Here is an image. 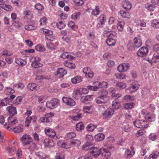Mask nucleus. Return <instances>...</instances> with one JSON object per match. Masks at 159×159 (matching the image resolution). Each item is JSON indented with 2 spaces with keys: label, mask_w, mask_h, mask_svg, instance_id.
I'll return each instance as SVG.
<instances>
[{
  "label": "nucleus",
  "mask_w": 159,
  "mask_h": 159,
  "mask_svg": "<svg viewBox=\"0 0 159 159\" xmlns=\"http://www.w3.org/2000/svg\"><path fill=\"white\" fill-rule=\"evenodd\" d=\"M46 105L47 107L50 109H54L60 105V101L57 98L52 99L50 101L47 102Z\"/></svg>",
  "instance_id": "nucleus-1"
},
{
  "label": "nucleus",
  "mask_w": 159,
  "mask_h": 159,
  "mask_svg": "<svg viewBox=\"0 0 159 159\" xmlns=\"http://www.w3.org/2000/svg\"><path fill=\"white\" fill-rule=\"evenodd\" d=\"M134 126L139 128H146L148 126L147 122L142 120H136L133 122Z\"/></svg>",
  "instance_id": "nucleus-2"
},
{
  "label": "nucleus",
  "mask_w": 159,
  "mask_h": 159,
  "mask_svg": "<svg viewBox=\"0 0 159 159\" xmlns=\"http://www.w3.org/2000/svg\"><path fill=\"white\" fill-rule=\"evenodd\" d=\"M54 115V114L53 112H50L47 113L45 115L44 117L40 118L39 121L40 122H52V117Z\"/></svg>",
  "instance_id": "nucleus-3"
},
{
  "label": "nucleus",
  "mask_w": 159,
  "mask_h": 159,
  "mask_svg": "<svg viewBox=\"0 0 159 159\" xmlns=\"http://www.w3.org/2000/svg\"><path fill=\"white\" fill-rule=\"evenodd\" d=\"M148 51V49L147 47H143L139 49L136 54L138 57H144L147 55Z\"/></svg>",
  "instance_id": "nucleus-4"
},
{
  "label": "nucleus",
  "mask_w": 159,
  "mask_h": 159,
  "mask_svg": "<svg viewBox=\"0 0 159 159\" xmlns=\"http://www.w3.org/2000/svg\"><path fill=\"white\" fill-rule=\"evenodd\" d=\"M20 140L24 145L30 144V143L32 141L31 137L29 135L27 134L24 135L20 138Z\"/></svg>",
  "instance_id": "nucleus-5"
},
{
  "label": "nucleus",
  "mask_w": 159,
  "mask_h": 159,
  "mask_svg": "<svg viewBox=\"0 0 159 159\" xmlns=\"http://www.w3.org/2000/svg\"><path fill=\"white\" fill-rule=\"evenodd\" d=\"M106 20V17L104 15H101L97 19V28H102V25L105 23Z\"/></svg>",
  "instance_id": "nucleus-6"
},
{
  "label": "nucleus",
  "mask_w": 159,
  "mask_h": 159,
  "mask_svg": "<svg viewBox=\"0 0 159 159\" xmlns=\"http://www.w3.org/2000/svg\"><path fill=\"white\" fill-rule=\"evenodd\" d=\"M62 100L64 103L68 106H73L76 104V102L75 101L70 98L63 97Z\"/></svg>",
  "instance_id": "nucleus-7"
},
{
  "label": "nucleus",
  "mask_w": 159,
  "mask_h": 159,
  "mask_svg": "<svg viewBox=\"0 0 159 159\" xmlns=\"http://www.w3.org/2000/svg\"><path fill=\"white\" fill-rule=\"evenodd\" d=\"M130 66V65L128 63H124L119 65L117 67V70L120 72L127 71Z\"/></svg>",
  "instance_id": "nucleus-8"
},
{
  "label": "nucleus",
  "mask_w": 159,
  "mask_h": 159,
  "mask_svg": "<svg viewBox=\"0 0 159 159\" xmlns=\"http://www.w3.org/2000/svg\"><path fill=\"white\" fill-rule=\"evenodd\" d=\"M40 31L43 32L45 34V37L46 39L49 40H51L53 33L52 31L44 28H41Z\"/></svg>",
  "instance_id": "nucleus-9"
},
{
  "label": "nucleus",
  "mask_w": 159,
  "mask_h": 159,
  "mask_svg": "<svg viewBox=\"0 0 159 159\" xmlns=\"http://www.w3.org/2000/svg\"><path fill=\"white\" fill-rule=\"evenodd\" d=\"M83 72L85 74L87 78H92L94 76V73L89 67H86L83 69Z\"/></svg>",
  "instance_id": "nucleus-10"
},
{
  "label": "nucleus",
  "mask_w": 159,
  "mask_h": 159,
  "mask_svg": "<svg viewBox=\"0 0 159 159\" xmlns=\"http://www.w3.org/2000/svg\"><path fill=\"white\" fill-rule=\"evenodd\" d=\"M94 110L95 109L93 106H84L82 109L83 112L87 114H92Z\"/></svg>",
  "instance_id": "nucleus-11"
},
{
  "label": "nucleus",
  "mask_w": 159,
  "mask_h": 159,
  "mask_svg": "<svg viewBox=\"0 0 159 159\" xmlns=\"http://www.w3.org/2000/svg\"><path fill=\"white\" fill-rule=\"evenodd\" d=\"M114 112V111L112 109L108 108L102 113V115L105 118H109L113 115Z\"/></svg>",
  "instance_id": "nucleus-12"
},
{
  "label": "nucleus",
  "mask_w": 159,
  "mask_h": 159,
  "mask_svg": "<svg viewBox=\"0 0 159 159\" xmlns=\"http://www.w3.org/2000/svg\"><path fill=\"white\" fill-rule=\"evenodd\" d=\"M44 131L46 134L51 138L55 137L56 134L54 130L49 127L46 128Z\"/></svg>",
  "instance_id": "nucleus-13"
},
{
  "label": "nucleus",
  "mask_w": 159,
  "mask_h": 159,
  "mask_svg": "<svg viewBox=\"0 0 159 159\" xmlns=\"http://www.w3.org/2000/svg\"><path fill=\"white\" fill-rule=\"evenodd\" d=\"M90 150L91 155L95 157H98L101 153V149L97 147H92Z\"/></svg>",
  "instance_id": "nucleus-14"
},
{
  "label": "nucleus",
  "mask_w": 159,
  "mask_h": 159,
  "mask_svg": "<svg viewBox=\"0 0 159 159\" xmlns=\"http://www.w3.org/2000/svg\"><path fill=\"white\" fill-rule=\"evenodd\" d=\"M93 96L92 95L83 96L81 98L80 101L83 103L88 104L93 100Z\"/></svg>",
  "instance_id": "nucleus-15"
},
{
  "label": "nucleus",
  "mask_w": 159,
  "mask_h": 159,
  "mask_svg": "<svg viewBox=\"0 0 159 159\" xmlns=\"http://www.w3.org/2000/svg\"><path fill=\"white\" fill-rule=\"evenodd\" d=\"M11 18L12 19V23L13 25L17 28H18L20 26L21 23L18 22L16 14L12 13L11 14Z\"/></svg>",
  "instance_id": "nucleus-16"
},
{
  "label": "nucleus",
  "mask_w": 159,
  "mask_h": 159,
  "mask_svg": "<svg viewBox=\"0 0 159 159\" xmlns=\"http://www.w3.org/2000/svg\"><path fill=\"white\" fill-rule=\"evenodd\" d=\"M37 119V117L35 115L27 116L25 120L26 126L27 127L29 126L31 123V121L34 122H35Z\"/></svg>",
  "instance_id": "nucleus-17"
},
{
  "label": "nucleus",
  "mask_w": 159,
  "mask_h": 159,
  "mask_svg": "<svg viewBox=\"0 0 159 159\" xmlns=\"http://www.w3.org/2000/svg\"><path fill=\"white\" fill-rule=\"evenodd\" d=\"M109 98H106L101 96H99L95 99V101L98 104L105 103H107Z\"/></svg>",
  "instance_id": "nucleus-18"
},
{
  "label": "nucleus",
  "mask_w": 159,
  "mask_h": 159,
  "mask_svg": "<svg viewBox=\"0 0 159 159\" xmlns=\"http://www.w3.org/2000/svg\"><path fill=\"white\" fill-rule=\"evenodd\" d=\"M6 109L10 116H14L17 113L16 108L13 106H8L6 108Z\"/></svg>",
  "instance_id": "nucleus-19"
},
{
  "label": "nucleus",
  "mask_w": 159,
  "mask_h": 159,
  "mask_svg": "<svg viewBox=\"0 0 159 159\" xmlns=\"http://www.w3.org/2000/svg\"><path fill=\"white\" fill-rule=\"evenodd\" d=\"M67 73L66 71L62 68H58L57 72V76L59 78H62Z\"/></svg>",
  "instance_id": "nucleus-20"
},
{
  "label": "nucleus",
  "mask_w": 159,
  "mask_h": 159,
  "mask_svg": "<svg viewBox=\"0 0 159 159\" xmlns=\"http://www.w3.org/2000/svg\"><path fill=\"white\" fill-rule=\"evenodd\" d=\"M27 88L32 91H35L39 89V86L35 84L30 83L27 85Z\"/></svg>",
  "instance_id": "nucleus-21"
},
{
  "label": "nucleus",
  "mask_w": 159,
  "mask_h": 159,
  "mask_svg": "<svg viewBox=\"0 0 159 159\" xmlns=\"http://www.w3.org/2000/svg\"><path fill=\"white\" fill-rule=\"evenodd\" d=\"M139 87V85L138 84H132L127 88V90H129L130 93H132L136 91Z\"/></svg>",
  "instance_id": "nucleus-22"
},
{
  "label": "nucleus",
  "mask_w": 159,
  "mask_h": 159,
  "mask_svg": "<svg viewBox=\"0 0 159 159\" xmlns=\"http://www.w3.org/2000/svg\"><path fill=\"white\" fill-rule=\"evenodd\" d=\"M44 145L46 147L51 148L54 146L53 141L49 139H46L44 141Z\"/></svg>",
  "instance_id": "nucleus-23"
},
{
  "label": "nucleus",
  "mask_w": 159,
  "mask_h": 159,
  "mask_svg": "<svg viewBox=\"0 0 159 159\" xmlns=\"http://www.w3.org/2000/svg\"><path fill=\"white\" fill-rule=\"evenodd\" d=\"M134 148V147H131L130 149L131 150H126L125 152V156L128 158L131 157L135 153V151L133 150Z\"/></svg>",
  "instance_id": "nucleus-24"
},
{
  "label": "nucleus",
  "mask_w": 159,
  "mask_h": 159,
  "mask_svg": "<svg viewBox=\"0 0 159 159\" xmlns=\"http://www.w3.org/2000/svg\"><path fill=\"white\" fill-rule=\"evenodd\" d=\"M145 119L149 121H153L155 120V116L154 114L148 113L144 116Z\"/></svg>",
  "instance_id": "nucleus-25"
},
{
  "label": "nucleus",
  "mask_w": 159,
  "mask_h": 159,
  "mask_svg": "<svg viewBox=\"0 0 159 159\" xmlns=\"http://www.w3.org/2000/svg\"><path fill=\"white\" fill-rule=\"evenodd\" d=\"M114 83L115 86L120 89H124L126 87V84L123 82H117L114 80Z\"/></svg>",
  "instance_id": "nucleus-26"
},
{
  "label": "nucleus",
  "mask_w": 159,
  "mask_h": 159,
  "mask_svg": "<svg viewBox=\"0 0 159 159\" xmlns=\"http://www.w3.org/2000/svg\"><path fill=\"white\" fill-rule=\"evenodd\" d=\"M89 11H91V13L94 16H97L99 14L100 9L98 6H96L94 9L89 8Z\"/></svg>",
  "instance_id": "nucleus-27"
},
{
  "label": "nucleus",
  "mask_w": 159,
  "mask_h": 159,
  "mask_svg": "<svg viewBox=\"0 0 159 159\" xmlns=\"http://www.w3.org/2000/svg\"><path fill=\"white\" fill-rule=\"evenodd\" d=\"M112 106L113 108L116 110L119 108L120 106V102L117 98H116L115 100L113 101Z\"/></svg>",
  "instance_id": "nucleus-28"
},
{
  "label": "nucleus",
  "mask_w": 159,
  "mask_h": 159,
  "mask_svg": "<svg viewBox=\"0 0 159 159\" xmlns=\"http://www.w3.org/2000/svg\"><path fill=\"white\" fill-rule=\"evenodd\" d=\"M82 80V78L80 76H76L71 79V81L73 84L79 83Z\"/></svg>",
  "instance_id": "nucleus-29"
},
{
  "label": "nucleus",
  "mask_w": 159,
  "mask_h": 159,
  "mask_svg": "<svg viewBox=\"0 0 159 159\" xmlns=\"http://www.w3.org/2000/svg\"><path fill=\"white\" fill-rule=\"evenodd\" d=\"M122 6L126 10L130 9L132 7L130 2L128 1H125L123 2Z\"/></svg>",
  "instance_id": "nucleus-30"
},
{
  "label": "nucleus",
  "mask_w": 159,
  "mask_h": 159,
  "mask_svg": "<svg viewBox=\"0 0 159 159\" xmlns=\"http://www.w3.org/2000/svg\"><path fill=\"white\" fill-rule=\"evenodd\" d=\"M15 61L16 63L21 66L25 65L27 63V62L25 60L20 58H16Z\"/></svg>",
  "instance_id": "nucleus-31"
},
{
  "label": "nucleus",
  "mask_w": 159,
  "mask_h": 159,
  "mask_svg": "<svg viewBox=\"0 0 159 159\" xmlns=\"http://www.w3.org/2000/svg\"><path fill=\"white\" fill-rule=\"evenodd\" d=\"M106 42L109 46H114L116 43L115 39L111 38H108L107 39Z\"/></svg>",
  "instance_id": "nucleus-32"
},
{
  "label": "nucleus",
  "mask_w": 159,
  "mask_h": 159,
  "mask_svg": "<svg viewBox=\"0 0 159 159\" xmlns=\"http://www.w3.org/2000/svg\"><path fill=\"white\" fill-rule=\"evenodd\" d=\"M94 84H95L96 85H97L99 88H107L108 87V84L105 82H102L101 83H98V82H94Z\"/></svg>",
  "instance_id": "nucleus-33"
},
{
  "label": "nucleus",
  "mask_w": 159,
  "mask_h": 159,
  "mask_svg": "<svg viewBox=\"0 0 159 159\" xmlns=\"http://www.w3.org/2000/svg\"><path fill=\"white\" fill-rule=\"evenodd\" d=\"M65 154L64 152H60L56 153V159H65Z\"/></svg>",
  "instance_id": "nucleus-34"
},
{
  "label": "nucleus",
  "mask_w": 159,
  "mask_h": 159,
  "mask_svg": "<svg viewBox=\"0 0 159 159\" xmlns=\"http://www.w3.org/2000/svg\"><path fill=\"white\" fill-rule=\"evenodd\" d=\"M134 47L138 48L140 47L142 44V41L139 39L135 38L134 39Z\"/></svg>",
  "instance_id": "nucleus-35"
},
{
  "label": "nucleus",
  "mask_w": 159,
  "mask_h": 159,
  "mask_svg": "<svg viewBox=\"0 0 159 159\" xmlns=\"http://www.w3.org/2000/svg\"><path fill=\"white\" fill-rule=\"evenodd\" d=\"M80 89H79L74 91L73 93V96L76 99H78L82 95Z\"/></svg>",
  "instance_id": "nucleus-36"
},
{
  "label": "nucleus",
  "mask_w": 159,
  "mask_h": 159,
  "mask_svg": "<svg viewBox=\"0 0 159 159\" xmlns=\"http://www.w3.org/2000/svg\"><path fill=\"white\" fill-rule=\"evenodd\" d=\"M98 93L100 96H101L106 98H109L108 96V91L106 90H101L99 91Z\"/></svg>",
  "instance_id": "nucleus-37"
},
{
  "label": "nucleus",
  "mask_w": 159,
  "mask_h": 159,
  "mask_svg": "<svg viewBox=\"0 0 159 159\" xmlns=\"http://www.w3.org/2000/svg\"><path fill=\"white\" fill-rule=\"evenodd\" d=\"M120 16L124 18H130L129 13L127 11L123 10H120L119 12Z\"/></svg>",
  "instance_id": "nucleus-38"
},
{
  "label": "nucleus",
  "mask_w": 159,
  "mask_h": 159,
  "mask_svg": "<svg viewBox=\"0 0 159 159\" xmlns=\"http://www.w3.org/2000/svg\"><path fill=\"white\" fill-rule=\"evenodd\" d=\"M84 125L83 122H79L76 125V129L78 131H81L84 129Z\"/></svg>",
  "instance_id": "nucleus-39"
},
{
  "label": "nucleus",
  "mask_w": 159,
  "mask_h": 159,
  "mask_svg": "<svg viewBox=\"0 0 159 159\" xmlns=\"http://www.w3.org/2000/svg\"><path fill=\"white\" fill-rule=\"evenodd\" d=\"M23 14L25 17L29 20L31 19L33 17L32 13L30 11H24Z\"/></svg>",
  "instance_id": "nucleus-40"
},
{
  "label": "nucleus",
  "mask_w": 159,
  "mask_h": 159,
  "mask_svg": "<svg viewBox=\"0 0 159 159\" xmlns=\"http://www.w3.org/2000/svg\"><path fill=\"white\" fill-rule=\"evenodd\" d=\"M159 156V152L157 151H154L149 155L148 159H156Z\"/></svg>",
  "instance_id": "nucleus-41"
},
{
  "label": "nucleus",
  "mask_w": 159,
  "mask_h": 159,
  "mask_svg": "<svg viewBox=\"0 0 159 159\" xmlns=\"http://www.w3.org/2000/svg\"><path fill=\"white\" fill-rule=\"evenodd\" d=\"M109 91L112 93V97L116 98H118L120 97L119 94L115 93L116 90L113 87H111L109 89Z\"/></svg>",
  "instance_id": "nucleus-42"
},
{
  "label": "nucleus",
  "mask_w": 159,
  "mask_h": 159,
  "mask_svg": "<svg viewBox=\"0 0 159 159\" xmlns=\"http://www.w3.org/2000/svg\"><path fill=\"white\" fill-rule=\"evenodd\" d=\"M64 64L66 66L72 69H74L75 67V65L74 64L67 61L64 62Z\"/></svg>",
  "instance_id": "nucleus-43"
},
{
  "label": "nucleus",
  "mask_w": 159,
  "mask_h": 159,
  "mask_svg": "<svg viewBox=\"0 0 159 159\" xmlns=\"http://www.w3.org/2000/svg\"><path fill=\"white\" fill-rule=\"evenodd\" d=\"M145 7L148 10L152 11H154L156 7L155 5L148 3H147L145 5Z\"/></svg>",
  "instance_id": "nucleus-44"
},
{
  "label": "nucleus",
  "mask_w": 159,
  "mask_h": 159,
  "mask_svg": "<svg viewBox=\"0 0 159 159\" xmlns=\"http://www.w3.org/2000/svg\"><path fill=\"white\" fill-rule=\"evenodd\" d=\"M71 145L74 147H78L81 144V142L78 139H73L70 142Z\"/></svg>",
  "instance_id": "nucleus-45"
},
{
  "label": "nucleus",
  "mask_w": 159,
  "mask_h": 159,
  "mask_svg": "<svg viewBox=\"0 0 159 159\" xmlns=\"http://www.w3.org/2000/svg\"><path fill=\"white\" fill-rule=\"evenodd\" d=\"M125 22L124 21H119L118 23L117 27L118 30L120 31H122L123 30Z\"/></svg>",
  "instance_id": "nucleus-46"
},
{
  "label": "nucleus",
  "mask_w": 159,
  "mask_h": 159,
  "mask_svg": "<svg viewBox=\"0 0 159 159\" xmlns=\"http://www.w3.org/2000/svg\"><path fill=\"white\" fill-rule=\"evenodd\" d=\"M76 134L75 132H71L68 133L65 136L66 139H70L74 138L76 136Z\"/></svg>",
  "instance_id": "nucleus-47"
},
{
  "label": "nucleus",
  "mask_w": 159,
  "mask_h": 159,
  "mask_svg": "<svg viewBox=\"0 0 159 159\" xmlns=\"http://www.w3.org/2000/svg\"><path fill=\"white\" fill-rule=\"evenodd\" d=\"M11 102L9 98H5L2 100L1 104L2 106H6L7 105L10 104Z\"/></svg>",
  "instance_id": "nucleus-48"
},
{
  "label": "nucleus",
  "mask_w": 159,
  "mask_h": 159,
  "mask_svg": "<svg viewBox=\"0 0 159 159\" xmlns=\"http://www.w3.org/2000/svg\"><path fill=\"white\" fill-rule=\"evenodd\" d=\"M95 139L98 141H101L104 139V135L102 133H99L95 136Z\"/></svg>",
  "instance_id": "nucleus-49"
},
{
  "label": "nucleus",
  "mask_w": 159,
  "mask_h": 159,
  "mask_svg": "<svg viewBox=\"0 0 159 159\" xmlns=\"http://www.w3.org/2000/svg\"><path fill=\"white\" fill-rule=\"evenodd\" d=\"M0 7L8 11H11L12 9V7L11 6L6 4H1L0 5Z\"/></svg>",
  "instance_id": "nucleus-50"
},
{
  "label": "nucleus",
  "mask_w": 159,
  "mask_h": 159,
  "mask_svg": "<svg viewBox=\"0 0 159 159\" xmlns=\"http://www.w3.org/2000/svg\"><path fill=\"white\" fill-rule=\"evenodd\" d=\"M134 104L133 102L126 103L124 104V108L126 110L129 109L134 106Z\"/></svg>",
  "instance_id": "nucleus-51"
},
{
  "label": "nucleus",
  "mask_w": 159,
  "mask_h": 159,
  "mask_svg": "<svg viewBox=\"0 0 159 159\" xmlns=\"http://www.w3.org/2000/svg\"><path fill=\"white\" fill-rule=\"evenodd\" d=\"M35 49L37 51L39 52H43L45 50L44 47L43 45L40 44L36 45Z\"/></svg>",
  "instance_id": "nucleus-52"
},
{
  "label": "nucleus",
  "mask_w": 159,
  "mask_h": 159,
  "mask_svg": "<svg viewBox=\"0 0 159 159\" xmlns=\"http://www.w3.org/2000/svg\"><path fill=\"white\" fill-rule=\"evenodd\" d=\"M151 25L153 27L158 28H159V21L157 19H154L152 21Z\"/></svg>",
  "instance_id": "nucleus-53"
},
{
  "label": "nucleus",
  "mask_w": 159,
  "mask_h": 159,
  "mask_svg": "<svg viewBox=\"0 0 159 159\" xmlns=\"http://www.w3.org/2000/svg\"><path fill=\"white\" fill-rule=\"evenodd\" d=\"M32 63L31 66L34 68H38L39 67H42V64L37 61H31Z\"/></svg>",
  "instance_id": "nucleus-54"
},
{
  "label": "nucleus",
  "mask_w": 159,
  "mask_h": 159,
  "mask_svg": "<svg viewBox=\"0 0 159 159\" xmlns=\"http://www.w3.org/2000/svg\"><path fill=\"white\" fill-rule=\"evenodd\" d=\"M90 143H87L84 144L82 147V148L83 150L85 151L90 150L92 148L90 145Z\"/></svg>",
  "instance_id": "nucleus-55"
},
{
  "label": "nucleus",
  "mask_w": 159,
  "mask_h": 159,
  "mask_svg": "<svg viewBox=\"0 0 159 159\" xmlns=\"http://www.w3.org/2000/svg\"><path fill=\"white\" fill-rule=\"evenodd\" d=\"M23 130L22 126L20 125L13 128V131L15 133H20Z\"/></svg>",
  "instance_id": "nucleus-56"
},
{
  "label": "nucleus",
  "mask_w": 159,
  "mask_h": 159,
  "mask_svg": "<svg viewBox=\"0 0 159 159\" xmlns=\"http://www.w3.org/2000/svg\"><path fill=\"white\" fill-rule=\"evenodd\" d=\"M97 127V126L93 125L92 124H89L86 127V129L88 131L92 132Z\"/></svg>",
  "instance_id": "nucleus-57"
},
{
  "label": "nucleus",
  "mask_w": 159,
  "mask_h": 159,
  "mask_svg": "<svg viewBox=\"0 0 159 159\" xmlns=\"http://www.w3.org/2000/svg\"><path fill=\"white\" fill-rule=\"evenodd\" d=\"M25 29L27 30H36L37 26L35 25H28L25 26Z\"/></svg>",
  "instance_id": "nucleus-58"
},
{
  "label": "nucleus",
  "mask_w": 159,
  "mask_h": 159,
  "mask_svg": "<svg viewBox=\"0 0 159 159\" xmlns=\"http://www.w3.org/2000/svg\"><path fill=\"white\" fill-rule=\"evenodd\" d=\"M2 54L5 57H8L12 55L13 53L7 50H5L2 52Z\"/></svg>",
  "instance_id": "nucleus-59"
},
{
  "label": "nucleus",
  "mask_w": 159,
  "mask_h": 159,
  "mask_svg": "<svg viewBox=\"0 0 159 159\" xmlns=\"http://www.w3.org/2000/svg\"><path fill=\"white\" fill-rule=\"evenodd\" d=\"M95 84L93 83V86L89 85L87 86V88L88 89L90 90H91L96 91H97L98 89V87L96 85V86H95Z\"/></svg>",
  "instance_id": "nucleus-60"
},
{
  "label": "nucleus",
  "mask_w": 159,
  "mask_h": 159,
  "mask_svg": "<svg viewBox=\"0 0 159 159\" xmlns=\"http://www.w3.org/2000/svg\"><path fill=\"white\" fill-rule=\"evenodd\" d=\"M124 99L126 101H133L134 99V96L126 95L124 97Z\"/></svg>",
  "instance_id": "nucleus-61"
},
{
  "label": "nucleus",
  "mask_w": 159,
  "mask_h": 159,
  "mask_svg": "<svg viewBox=\"0 0 159 159\" xmlns=\"http://www.w3.org/2000/svg\"><path fill=\"white\" fill-rule=\"evenodd\" d=\"M58 15L63 20L66 19L67 17V14L61 11H58Z\"/></svg>",
  "instance_id": "nucleus-62"
},
{
  "label": "nucleus",
  "mask_w": 159,
  "mask_h": 159,
  "mask_svg": "<svg viewBox=\"0 0 159 159\" xmlns=\"http://www.w3.org/2000/svg\"><path fill=\"white\" fill-rule=\"evenodd\" d=\"M57 26L59 29H62L65 27L66 25L65 23L62 21H60L57 23Z\"/></svg>",
  "instance_id": "nucleus-63"
},
{
  "label": "nucleus",
  "mask_w": 159,
  "mask_h": 159,
  "mask_svg": "<svg viewBox=\"0 0 159 159\" xmlns=\"http://www.w3.org/2000/svg\"><path fill=\"white\" fill-rule=\"evenodd\" d=\"M115 75L116 78L119 79H125L126 78V75L124 74H115Z\"/></svg>",
  "instance_id": "nucleus-64"
}]
</instances>
